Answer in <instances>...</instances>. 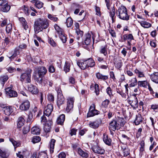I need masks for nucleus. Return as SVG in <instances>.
Returning <instances> with one entry per match:
<instances>
[{
  "label": "nucleus",
  "mask_w": 158,
  "mask_h": 158,
  "mask_svg": "<svg viewBox=\"0 0 158 158\" xmlns=\"http://www.w3.org/2000/svg\"><path fill=\"white\" fill-rule=\"evenodd\" d=\"M49 25V20L46 19L39 18L34 23V29L37 32L41 31L43 29H46Z\"/></svg>",
  "instance_id": "obj_1"
},
{
  "label": "nucleus",
  "mask_w": 158,
  "mask_h": 158,
  "mask_svg": "<svg viewBox=\"0 0 158 158\" xmlns=\"http://www.w3.org/2000/svg\"><path fill=\"white\" fill-rule=\"evenodd\" d=\"M117 15V16L121 19L128 21L129 19L130 15L127 14V8L124 6H121L118 9Z\"/></svg>",
  "instance_id": "obj_2"
},
{
  "label": "nucleus",
  "mask_w": 158,
  "mask_h": 158,
  "mask_svg": "<svg viewBox=\"0 0 158 158\" xmlns=\"http://www.w3.org/2000/svg\"><path fill=\"white\" fill-rule=\"evenodd\" d=\"M32 71L31 69H28L26 71L25 73H22L20 77V81L23 82L25 80H26V83H30L31 82V73Z\"/></svg>",
  "instance_id": "obj_3"
},
{
  "label": "nucleus",
  "mask_w": 158,
  "mask_h": 158,
  "mask_svg": "<svg viewBox=\"0 0 158 158\" xmlns=\"http://www.w3.org/2000/svg\"><path fill=\"white\" fill-rule=\"evenodd\" d=\"M10 8V6L6 1L0 0V10L3 12H7Z\"/></svg>",
  "instance_id": "obj_4"
},
{
  "label": "nucleus",
  "mask_w": 158,
  "mask_h": 158,
  "mask_svg": "<svg viewBox=\"0 0 158 158\" xmlns=\"http://www.w3.org/2000/svg\"><path fill=\"white\" fill-rule=\"evenodd\" d=\"M5 94L9 98L16 97L18 96L17 92L11 87H7L5 89Z\"/></svg>",
  "instance_id": "obj_5"
},
{
  "label": "nucleus",
  "mask_w": 158,
  "mask_h": 158,
  "mask_svg": "<svg viewBox=\"0 0 158 158\" xmlns=\"http://www.w3.org/2000/svg\"><path fill=\"white\" fill-rule=\"evenodd\" d=\"M95 106L94 104H93L90 106L89 110L87 114L88 117H93L99 114V111L96 110Z\"/></svg>",
  "instance_id": "obj_6"
},
{
  "label": "nucleus",
  "mask_w": 158,
  "mask_h": 158,
  "mask_svg": "<svg viewBox=\"0 0 158 158\" xmlns=\"http://www.w3.org/2000/svg\"><path fill=\"white\" fill-rule=\"evenodd\" d=\"M61 92V91L58 90L57 93L58 96L57 104L59 107L61 105L64 103L65 102V99Z\"/></svg>",
  "instance_id": "obj_7"
},
{
  "label": "nucleus",
  "mask_w": 158,
  "mask_h": 158,
  "mask_svg": "<svg viewBox=\"0 0 158 158\" xmlns=\"http://www.w3.org/2000/svg\"><path fill=\"white\" fill-rule=\"evenodd\" d=\"M119 127V124L115 119H113L109 123L108 128L109 130L115 131Z\"/></svg>",
  "instance_id": "obj_8"
},
{
  "label": "nucleus",
  "mask_w": 158,
  "mask_h": 158,
  "mask_svg": "<svg viewBox=\"0 0 158 158\" xmlns=\"http://www.w3.org/2000/svg\"><path fill=\"white\" fill-rule=\"evenodd\" d=\"M74 99L73 98H69L67 99V106L66 108V111L69 113L72 110L73 107Z\"/></svg>",
  "instance_id": "obj_9"
},
{
  "label": "nucleus",
  "mask_w": 158,
  "mask_h": 158,
  "mask_svg": "<svg viewBox=\"0 0 158 158\" xmlns=\"http://www.w3.org/2000/svg\"><path fill=\"white\" fill-rule=\"evenodd\" d=\"M36 71L38 75L40 76L43 77L44 75L46 74L47 72L46 68L44 67H39L35 69V72Z\"/></svg>",
  "instance_id": "obj_10"
},
{
  "label": "nucleus",
  "mask_w": 158,
  "mask_h": 158,
  "mask_svg": "<svg viewBox=\"0 0 158 158\" xmlns=\"http://www.w3.org/2000/svg\"><path fill=\"white\" fill-rule=\"evenodd\" d=\"M30 107V102L28 100H25L20 105L19 108L22 110L27 111Z\"/></svg>",
  "instance_id": "obj_11"
},
{
  "label": "nucleus",
  "mask_w": 158,
  "mask_h": 158,
  "mask_svg": "<svg viewBox=\"0 0 158 158\" xmlns=\"http://www.w3.org/2000/svg\"><path fill=\"white\" fill-rule=\"evenodd\" d=\"M53 110V106L52 104H48L45 107L44 112V114L48 116L51 114Z\"/></svg>",
  "instance_id": "obj_12"
},
{
  "label": "nucleus",
  "mask_w": 158,
  "mask_h": 158,
  "mask_svg": "<svg viewBox=\"0 0 158 158\" xmlns=\"http://www.w3.org/2000/svg\"><path fill=\"white\" fill-rule=\"evenodd\" d=\"M92 149L95 153L99 154H103L105 153V150L97 145L94 146Z\"/></svg>",
  "instance_id": "obj_13"
},
{
  "label": "nucleus",
  "mask_w": 158,
  "mask_h": 158,
  "mask_svg": "<svg viewBox=\"0 0 158 158\" xmlns=\"http://www.w3.org/2000/svg\"><path fill=\"white\" fill-rule=\"evenodd\" d=\"M128 103L133 108V109H135L138 108V101L136 97H134V99L133 100H128Z\"/></svg>",
  "instance_id": "obj_14"
},
{
  "label": "nucleus",
  "mask_w": 158,
  "mask_h": 158,
  "mask_svg": "<svg viewBox=\"0 0 158 158\" xmlns=\"http://www.w3.org/2000/svg\"><path fill=\"white\" fill-rule=\"evenodd\" d=\"M28 89L29 91L33 94H36L39 92L38 88L32 84H30L28 86Z\"/></svg>",
  "instance_id": "obj_15"
},
{
  "label": "nucleus",
  "mask_w": 158,
  "mask_h": 158,
  "mask_svg": "<svg viewBox=\"0 0 158 158\" xmlns=\"http://www.w3.org/2000/svg\"><path fill=\"white\" fill-rule=\"evenodd\" d=\"M33 77L35 80L38 83L42 85L43 84V77L40 76L37 74L36 71L34 72Z\"/></svg>",
  "instance_id": "obj_16"
},
{
  "label": "nucleus",
  "mask_w": 158,
  "mask_h": 158,
  "mask_svg": "<svg viewBox=\"0 0 158 158\" xmlns=\"http://www.w3.org/2000/svg\"><path fill=\"white\" fill-rule=\"evenodd\" d=\"M14 107L11 106H6L3 107V110L5 114L6 115H9L14 111Z\"/></svg>",
  "instance_id": "obj_17"
},
{
  "label": "nucleus",
  "mask_w": 158,
  "mask_h": 158,
  "mask_svg": "<svg viewBox=\"0 0 158 158\" xmlns=\"http://www.w3.org/2000/svg\"><path fill=\"white\" fill-rule=\"evenodd\" d=\"M143 121V118L141 114L138 113L136 115V118L134 121V123L136 125H139Z\"/></svg>",
  "instance_id": "obj_18"
},
{
  "label": "nucleus",
  "mask_w": 158,
  "mask_h": 158,
  "mask_svg": "<svg viewBox=\"0 0 158 158\" xmlns=\"http://www.w3.org/2000/svg\"><path fill=\"white\" fill-rule=\"evenodd\" d=\"M102 122L101 119L97 120L95 121L90 122L89 123V126L93 128H97L99 126V124Z\"/></svg>",
  "instance_id": "obj_19"
},
{
  "label": "nucleus",
  "mask_w": 158,
  "mask_h": 158,
  "mask_svg": "<svg viewBox=\"0 0 158 158\" xmlns=\"http://www.w3.org/2000/svg\"><path fill=\"white\" fill-rule=\"evenodd\" d=\"M103 139L106 144L108 146L111 145L112 140L109 137L108 135L104 134L103 136Z\"/></svg>",
  "instance_id": "obj_20"
},
{
  "label": "nucleus",
  "mask_w": 158,
  "mask_h": 158,
  "mask_svg": "<svg viewBox=\"0 0 158 158\" xmlns=\"http://www.w3.org/2000/svg\"><path fill=\"white\" fill-rule=\"evenodd\" d=\"M121 151L123 152L124 156H126L130 154V150L128 147L126 145L121 146Z\"/></svg>",
  "instance_id": "obj_21"
},
{
  "label": "nucleus",
  "mask_w": 158,
  "mask_h": 158,
  "mask_svg": "<svg viewBox=\"0 0 158 158\" xmlns=\"http://www.w3.org/2000/svg\"><path fill=\"white\" fill-rule=\"evenodd\" d=\"M77 64L81 69L84 70L88 68L86 60L77 62Z\"/></svg>",
  "instance_id": "obj_22"
},
{
  "label": "nucleus",
  "mask_w": 158,
  "mask_h": 158,
  "mask_svg": "<svg viewBox=\"0 0 158 158\" xmlns=\"http://www.w3.org/2000/svg\"><path fill=\"white\" fill-rule=\"evenodd\" d=\"M20 52L18 48H15L12 55L10 56H7L11 61H13L15 58L19 54Z\"/></svg>",
  "instance_id": "obj_23"
},
{
  "label": "nucleus",
  "mask_w": 158,
  "mask_h": 158,
  "mask_svg": "<svg viewBox=\"0 0 158 158\" xmlns=\"http://www.w3.org/2000/svg\"><path fill=\"white\" fill-rule=\"evenodd\" d=\"M20 52L18 48H15L12 55L10 56H7L11 61H13L15 58L19 54Z\"/></svg>",
  "instance_id": "obj_24"
},
{
  "label": "nucleus",
  "mask_w": 158,
  "mask_h": 158,
  "mask_svg": "<svg viewBox=\"0 0 158 158\" xmlns=\"http://www.w3.org/2000/svg\"><path fill=\"white\" fill-rule=\"evenodd\" d=\"M110 102V101L108 99H106L102 102L101 105V108L104 113L105 114L107 112V111H105V110H104V109L107 108Z\"/></svg>",
  "instance_id": "obj_25"
},
{
  "label": "nucleus",
  "mask_w": 158,
  "mask_h": 158,
  "mask_svg": "<svg viewBox=\"0 0 158 158\" xmlns=\"http://www.w3.org/2000/svg\"><path fill=\"white\" fill-rule=\"evenodd\" d=\"M96 76L97 79L105 81L108 79V76L106 75H103L99 72H98L96 73Z\"/></svg>",
  "instance_id": "obj_26"
},
{
  "label": "nucleus",
  "mask_w": 158,
  "mask_h": 158,
  "mask_svg": "<svg viewBox=\"0 0 158 158\" xmlns=\"http://www.w3.org/2000/svg\"><path fill=\"white\" fill-rule=\"evenodd\" d=\"M150 78L152 81L158 83V72H155L152 74L151 75Z\"/></svg>",
  "instance_id": "obj_27"
},
{
  "label": "nucleus",
  "mask_w": 158,
  "mask_h": 158,
  "mask_svg": "<svg viewBox=\"0 0 158 158\" xmlns=\"http://www.w3.org/2000/svg\"><path fill=\"white\" fill-rule=\"evenodd\" d=\"M65 116L64 114H62L58 118L57 120V124L62 125L63 124L65 120Z\"/></svg>",
  "instance_id": "obj_28"
},
{
  "label": "nucleus",
  "mask_w": 158,
  "mask_h": 158,
  "mask_svg": "<svg viewBox=\"0 0 158 158\" xmlns=\"http://www.w3.org/2000/svg\"><path fill=\"white\" fill-rule=\"evenodd\" d=\"M107 46L106 44L104 46H102L100 47V52L101 54H103L104 56L107 55Z\"/></svg>",
  "instance_id": "obj_29"
},
{
  "label": "nucleus",
  "mask_w": 158,
  "mask_h": 158,
  "mask_svg": "<svg viewBox=\"0 0 158 158\" xmlns=\"http://www.w3.org/2000/svg\"><path fill=\"white\" fill-rule=\"evenodd\" d=\"M141 26L145 28H148L152 26V24L148 22L141 21L139 22Z\"/></svg>",
  "instance_id": "obj_30"
},
{
  "label": "nucleus",
  "mask_w": 158,
  "mask_h": 158,
  "mask_svg": "<svg viewBox=\"0 0 158 158\" xmlns=\"http://www.w3.org/2000/svg\"><path fill=\"white\" fill-rule=\"evenodd\" d=\"M86 60L88 65V68L89 67H92L95 66V62L94 60L92 58H89Z\"/></svg>",
  "instance_id": "obj_31"
},
{
  "label": "nucleus",
  "mask_w": 158,
  "mask_h": 158,
  "mask_svg": "<svg viewBox=\"0 0 158 158\" xmlns=\"http://www.w3.org/2000/svg\"><path fill=\"white\" fill-rule=\"evenodd\" d=\"M85 40L84 43L86 45H88L91 42V35L89 33H87L85 35Z\"/></svg>",
  "instance_id": "obj_32"
},
{
  "label": "nucleus",
  "mask_w": 158,
  "mask_h": 158,
  "mask_svg": "<svg viewBox=\"0 0 158 158\" xmlns=\"http://www.w3.org/2000/svg\"><path fill=\"white\" fill-rule=\"evenodd\" d=\"M55 142L56 140L55 139H52L51 142H50L49 147L50 152L51 153L53 152Z\"/></svg>",
  "instance_id": "obj_33"
},
{
  "label": "nucleus",
  "mask_w": 158,
  "mask_h": 158,
  "mask_svg": "<svg viewBox=\"0 0 158 158\" xmlns=\"http://www.w3.org/2000/svg\"><path fill=\"white\" fill-rule=\"evenodd\" d=\"M40 131V128L36 126L33 127L31 129V133L33 135H39Z\"/></svg>",
  "instance_id": "obj_34"
},
{
  "label": "nucleus",
  "mask_w": 158,
  "mask_h": 158,
  "mask_svg": "<svg viewBox=\"0 0 158 158\" xmlns=\"http://www.w3.org/2000/svg\"><path fill=\"white\" fill-rule=\"evenodd\" d=\"M148 83L146 81H139L138 82V86L140 87H143L144 88H147Z\"/></svg>",
  "instance_id": "obj_35"
},
{
  "label": "nucleus",
  "mask_w": 158,
  "mask_h": 158,
  "mask_svg": "<svg viewBox=\"0 0 158 158\" xmlns=\"http://www.w3.org/2000/svg\"><path fill=\"white\" fill-rule=\"evenodd\" d=\"M25 122V120L22 117H20L18 119V122L17 123V126L18 128H20L24 124Z\"/></svg>",
  "instance_id": "obj_36"
},
{
  "label": "nucleus",
  "mask_w": 158,
  "mask_h": 158,
  "mask_svg": "<svg viewBox=\"0 0 158 158\" xmlns=\"http://www.w3.org/2000/svg\"><path fill=\"white\" fill-rule=\"evenodd\" d=\"M78 154L82 157L87 158L88 156V154L82 151L81 148H78Z\"/></svg>",
  "instance_id": "obj_37"
},
{
  "label": "nucleus",
  "mask_w": 158,
  "mask_h": 158,
  "mask_svg": "<svg viewBox=\"0 0 158 158\" xmlns=\"http://www.w3.org/2000/svg\"><path fill=\"white\" fill-rule=\"evenodd\" d=\"M123 37L124 41H125L127 40H129L130 41L134 40L133 36L131 34H125L123 35Z\"/></svg>",
  "instance_id": "obj_38"
},
{
  "label": "nucleus",
  "mask_w": 158,
  "mask_h": 158,
  "mask_svg": "<svg viewBox=\"0 0 158 158\" xmlns=\"http://www.w3.org/2000/svg\"><path fill=\"white\" fill-rule=\"evenodd\" d=\"M115 13V10L114 7L112 8L110 12V17L111 18L112 23H114L115 20V17L114 15Z\"/></svg>",
  "instance_id": "obj_39"
},
{
  "label": "nucleus",
  "mask_w": 158,
  "mask_h": 158,
  "mask_svg": "<svg viewBox=\"0 0 158 158\" xmlns=\"http://www.w3.org/2000/svg\"><path fill=\"white\" fill-rule=\"evenodd\" d=\"M6 31L7 34H10L12 31V25L11 23L8 24L6 27Z\"/></svg>",
  "instance_id": "obj_40"
},
{
  "label": "nucleus",
  "mask_w": 158,
  "mask_h": 158,
  "mask_svg": "<svg viewBox=\"0 0 158 158\" xmlns=\"http://www.w3.org/2000/svg\"><path fill=\"white\" fill-rule=\"evenodd\" d=\"M32 2L35 3V6L38 9H40L43 6V3L40 1L34 0L32 1Z\"/></svg>",
  "instance_id": "obj_41"
},
{
  "label": "nucleus",
  "mask_w": 158,
  "mask_h": 158,
  "mask_svg": "<svg viewBox=\"0 0 158 158\" xmlns=\"http://www.w3.org/2000/svg\"><path fill=\"white\" fill-rule=\"evenodd\" d=\"M8 77L7 75L2 76L0 77V81L2 85H4L5 82L8 79Z\"/></svg>",
  "instance_id": "obj_42"
},
{
  "label": "nucleus",
  "mask_w": 158,
  "mask_h": 158,
  "mask_svg": "<svg viewBox=\"0 0 158 158\" xmlns=\"http://www.w3.org/2000/svg\"><path fill=\"white\" fill-rule=\"evenodd\" d=\"M73 20L70 17L68 18L66 20L65 23L66 24V25L68 27H71L73 24Z\"/></svg>",
  "instance_id": "obj_43"
},
{
  "label": "nucleus",
  "mask_w": 158,
  "mask_h": 158,
  "mask_svg": "<svg viewBox=\"0 0 158 158\" xmlns=\"http://www.w3.org/2000/svg\"><path fill=\"white\" fill-rule=\"evenodd\" d=\"M37 158H48L46 152H41L39 153Z\"/></svg>",
  "instance_id": "obj_44"
},
{
  "label": "nucleus",
  "mask_w": 158,
  "mask_h": 158,
  "mask_svg": "<svg viewBox=\"0 0 158 158\" xmlns=\"http://www.w3.org/2000/svg\"><path fill=\"white\" fill-rule=\"evenodd\" d=\"M72 6L73 9H76L74 11V13L75 14H78L79 11V8L80 7V6L78 4H73Z\"/></svg>",
  "instance_id": "obj_45"
},
{
  "label": "nucleus",
  "mask_w": 158,
  "mask_h": 158,
  "mask_svg": "<svg viewBox=\"0 0 158 158\" xmlns=\"http://www.w3.org/2000/svg\"><path fill=\"white\" fill-rule=\"evenodd\" d=\"M115 119L116 120L117 122L119 124V126L120 124L121 126H122L124 125V120L123 118L118 117Z\"/></svg>",
  "instance_id": "obj_46"
},
{
  "label": "nucleus",
  "mask_w": 158,
  "mask_h": 158,
  "mask_svg": "<svg viewBox=\"0 0 158 158\" xmlns=\"http://www.w3.org/2000/svg\"><path fill=\"white\" fill-rule=\"evenodd\" d=\"M70 70V64L69 63L65 62L64 66V71L66 73L68 72Z\"/></svg>",
  "instance_id": "obj_47"
},
{
  "label": "nucleus",
  "mask_w": 158,
  "mask_h": 158,
  "mask_svg": "<svg viewBox=\"0 0 158 158\" xmlns=\"http://www.w3.org/2000/svg\"><path fill=\"white\" fill-rule=\"evenodd\" d=\"M115 67L118 69L120 70L121 68L123 65V62L121 60H119L115 63Z\"/></svg>",
  "instance_id": "obj_48"
},
{
  "label": "nucleus",
  "mask_w": 158,
  "mask_h": 158,
  "mask_svg": "<svg viewBox=\"0 0 158 158\" xmlns=\"http://www.w3.org/2000/svg\"><path fill=\"white\" fill-rule=\"evenodd\" d=\"M41 140V138L40 136H34L32 138L31 142L34 143L39 142Z\"/></svg>",
  "instance_id": "obj_49"
},
{
  "label": "nucleus",
  "mask_w": 158,
  "mask_h": 158,
  "mask_svg": "<svg viewBox=\"0 0 158 158\" xmlns=\"http://www.w3.org/2000/svg\"><path fill=\"white\" fill-rule=\"evenodd\" d=\"M135 73L139 77H144V74L143 72H141L138 69H136L135 70Z\"/></svg>",
  "instance_id": "obj_50"
},
{
  "label": "nucleus",
  "mask_w": 158,
  "mask_h": 158,
  "mask_svg": "<svg viewBox=\"0 0 158 158\" xmlns=\"http://www.w3.org/2000/svg\"><path fill=\"white\" fill-rule=\"evenodd\" d=\"M51 128V125L49 124L46 123L44 127V130L45 132L48 133L50 131Z\"/></svg>",
  "instance_id": "obj_51"
},
{
  "label": "nucleus",
  "mask_w": 158,
  "mask_h": 158,
  "mask_svg": "<svg viewBox=\"0 0 158 158\" xmlns=\"http://www.w3.org/2000/svg\"><path fill=\"white\" fill-rule=\"evenodd\" d=\"M60 37L63 43H65L67 40V38H66L65 35L63 33H61L60 34H59Z\"/></svg>",
  "instance_id": "obj_52"
},
{
  "label": "nucleus",
  "mask_w": 158,
  "mask_h": 158,
  "mask_svg": "<svg viewBox=\"0 0 158 158\" xmlns=\"http://www.w3.org/2000/svg\"><path fill=\"white\" fill-rule=\"evenodd\" d=\"M116 92L121 95L123 98H126V94L123 92V90L122 89H117Z\"/></svg>",
  "instance_id": "obj_53"
},
{
  "label": "nucleus",
  "mask_w": 158,
  "mask_h": 158,
  "mask_svg": "<svg viewBox=\"0 0 158 158\" xmlns=\"http://www.w3.org/2000/svg\"><path fill=\"white\" fill-rule=\"evenodd\" d=\"M131 83L129 85L130 87H134L138 83L137 80L135 77L132 79L131 81Z\"/></svg>",
  "instance_id": "obj_54"
},
{
  "label": "nucleus",
  "mask_w": 158,
  "mask_h": 158,
  "mask_svg": "<svg viewBox=\"0 0 158 158\" xmlns=\"http://www.w3.org/2000/svg\"><path fill=\"white\" fill-rule=\"evenodd\" d=\"M33 121V116L31 113L30 112L29 113L28 116L27 121L28 123H30Z\"/></svg>",
  "instance_id": "obj_55"
},
{
  "label": "nucleus",
  "mask_w": 158,
  "mask_h": 158,
  "mask_svg": "<svg viewBox=\"0 0 158 158\" xmlns=\"http://www.w3.org/2000/svg\"><path fill=\"white\" fill-rule=\"evenodd\" d=\"M76 32L77 35L78 36L77 39L79 40L80 37H81L83 36V32L82 31L80 30V29H76Z\"/></svg>",
  "instance_id": "obj_56"
},
{
  "label": "nucleus",
  "mask_w": 158,
  "mask_h": 158,
  "mask_svg": "<svg viewBox=\"0 0 158 158\" xmlns=\"http://www.w3.org/2000/svg\"><path fill=\"white\" fill-rule=\"evenodd\" d=\"M106 92L110 97L113 96L112 94V89L110 87H108L106 89Z\"/></svg>",
  "instance_id": "obj_57"
},
{
  "label": "nucleus",
  "mask_w": 158,
  "mask_h": 158,
  "mask_svg": "<svg viewBox=\"0 0 158 158\" xmlns=\"http://www.w3.org/2000/svg\"><path fill=\"white\" fill-rule=\"evenodd\" d=\"M54 27L55 29L58 33L59 35L60 34H61V33H62V29L57 24L55 25Z\"/></svg>",
  "instance_id": "obj_58"
},
{
  "label": "nucleus",
  "mask_w": 158,
  "mask_h": 158,
  "mask_svg": "<svg viewBox=\"0 0 158 158\" xmlns=\"http://www.w3.org/2000/svg\"><path fill=\"white\" fill-rule=\"evenodd\" d=\"M0 156L3 158H5L7 157L6 152L3 151L0 149Z\"/></svg>",
  "instance_id": "obj_59"
},
{
  "label": "nucleus",
  "mask_w": 158,
  "mask_h": 158,
  "mask_svg": "<svg viewBox=\"0 0 158 158\" xmlns=\"http://www.w3.org/2000/svg\"><path fill=\"white\" fill-rule=\"evenodd\" d=\"M121 137L126 142L130 141L131 139L129 137H128L127 135L125 134H122Z\"/></svg>",
  "instance_id": "obj_60"
},
{
  "label": "nucleus",
  "mask_w": 158,
  "mask_h": 158,
  "mask_svg": "<svg viewBox=\"0 0 158 158\" xmlns=\"http://www.w3.org/2000/svg\"><path fill=\"white\" fill-rule=\"evenodd\" d=\"M30 131V127L29 126H27L24 127L23 131L24 134L27 133Z\"/></svg>",
  "instance_id": "obj_61"
},
{
  "label": "nucleus",
  "mask_w": 158,
  "mask_h": 158,
  "mask_svg": "<svg viewBox=\"0 0 158 158\" xmlns=\"http://www.w3.org/2000/svg\"><path fill=\"white\" fill-rule=\"evenodd\" d=\"M48 43L50 44V45L54 47L56 46V44L55 41L53 40L52 39L50 38L48 39Z\"/></svg>",
  "instance_id": "obj_62"
},
{
  "label": "nucleus",
  "mask_w": 158,
  "mask_h": 158,
  "mask_svg": "<svg viewBox=\"0 0 158 158\" xmlns=\"http://www.w3.org/2000/svg\"><path fill=\"white\" fill-rule=\"evenodd\" d=\"M95 92L97 95H98L99 94V85L97 84H95L94 85Z\"/></svg>",
  "instance_id": "obj_63"
},
{
  "label": "nucleus",
  "mask_w": 158,
  "mask_h": 158,
  "mask_svg": "<svg viewBox=\"0 0 158 158\" xmlns=\"http://www.w3.org/2000/svg\"><path fill=\"white\" fill-rule=\"evenodd\" d=\"M48 19L54 21H56L58 19L57 18L54 17L51 14L48 15Z\"/></svg>",
  "instance_id": "obj_64"
}]
</instances>
